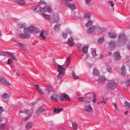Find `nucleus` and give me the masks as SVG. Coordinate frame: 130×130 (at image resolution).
<instances>
[{
    "label": "nucleus",
    "instance_id": "f257e3e1",
    "mask_svg": "<svg viewBox=\"0 0 130 130\" xmlns=\"http://www.w3.org/2000/svg\"><path fill=\"white\" fill-rule=\"evenodd\" d=\"M38 9V10L36 11V12L40 11L43 12V11L44 12L47 11L48 12H50L52 11V9L51 8L47 6H45L43 8H42L40 6H38L34 9L32 8V10L33 11H35L37 10Z\"/></svg>",
    "mask_w": 130,
    "mask_h": 130
},
{
    "label": "nucleus",
    "instance_id": "f03ea898",
    "mask_svg": "<svg viewBox=\"0 0 130 130\" xmlns=\"http://www.w3.org/2000/svg\"><path fill=\"white\" fill-rule=\"evenodd\" d=\"M118 40L122 45H125L127 41L126 35L124 33L121 34L118 36Z\"/></svg>",
    "mask_w": 130,
    "mask_h": 130
},
{
    "label": "nucleus",
    "instance_id": "7ed1b4c3",
    "mask_svg": "<svg viewBox=\"0 0 130 130\" xmlns=\"http://www.w3.org/2000/svg\"><path fill=\"white\" fill-rule=\"evenodd\" d=\"M108 88L111 90H114L116 86V83L112 80H109L107 83Z\"/></svg>",
    "mask_w": 130,
    "mask_h": 130
},
{
    "label": "nucleus",
    "instance_id": "20e7f679",
    "mask_svg": "<svg viewBox=\"0 0 130 130\" xmlns=\"http://www.w3.org/2000/svg\"><path fill=\"white\" fill-rule=\"evenodd\" d=\"M72 1V0H64V3L65 4H67V6L68 7L72 10H73L76 9L75 6L74 4L69 2L71 1Z\"/></svg>",
    "mask_w": 130,
    "mask_h": 130
},
{
    "label": "nucleus",
    "instance_id": "39448f33",
    "mask_svg": "<svg viewBox=\"0 0 130 130\" xmlns=\"http://www.w3.org/2000/svg\"><path fill=\"white\" fill-rule=\"evenodd\" d=\"M60 101H63L66 100L67 101H70V98L69 95L66 93H64L60 96Z\"/></svg>",
    "mask_w": 130,
    "mask_h": 130
},
{
    "label": "nucleus",
    "instance_id": "423d86ee",
    "mask_svg": "<svg viewBox=\"0 0 130 130\" xmlns=\"http://www.w3.org/2000/svg\"><path fill=\"white\" fill-rule=\"evenodd\" d=\"M116 47L115 41L111 40L109 43V47L110 50H113Z\"/></svg>",
    "mask_w": 130,
    "mask_h": 130
},
{
    "label": "nucleus",
    "instance_id": "0eeeda50",
    "mask_svg": "<svg viewBox=\"0 0 130 130\" xmlns=\"http://www.w3.org/2000/svg\"><path fill=\"white\" fill-rule=\"evenodd\" d=\"M97 29V27L95 26H93L89 27L87 30V32L89 34H91L95 29Z\"/></svg>",
    "mask_w": 130,
    "mask_h": 130
},
{
    "label": "nucleus",
    "instance_id": "6e6552de",
    "mask_svg": "<svg viewBox=\"0 0 130 130\" xmlns=\"http://www.w3.org/2000/svg\"><path fill=\"white\" fill-rule=\"evenodd\" d=\"M114 58V59L116 61H118L121 59V57L119 52L117 51L116 53L115 52V55L113 56Z\"/></svg>",
    "mask_w": 130,
    "mask_h": 130
},
{
    "label": "nucleus",
    "instance_id": "1a4fd4ad",
    "mask_svg": "<svg viewBox=\"0 0 130 130\" xmlns=\"http://www.w3.org/2000/svg\"><path fill=\"white\" fill-rule=\"evenodd\" d=\"M30 26L29 28L25 27L24 28V32L26 35L30 34L31 33Z\"/></svg>",
    "mask_w": 130,
    "mask_h": 130
},
{
    "label": "nucleus",
    "instance_id": "9d476101",
    "mask_svg": "<svg viewBox=\"0 0 130 130\" xmlns=\"http://www.w3.org/2000/svg\"><path fill=\"white\" fill-rule=\"evenodd\" d=\"M19 36L21 38L23 39H28L30 38V36L29 34L26 35L25 34H20Z\"/></svg>",
    "mask_w": 130,
    "mask_h": 130
},
{
    "label": "nucleus",
    "instance_id": "9b49d317",
    "mask_svg": "<svg viewBox=\"0 0 130 130\" xmlns=\"http://www.w3.org/2000/svg\"><path fill=\"white\" fill-rule=\"evenodd\" d=\"M62 66H63L60 65L59 64L58 65L57 67L58 70L57 71L59 73L61 72L62 73H65V69L64 68L62 67Z\"/></svg>",
    "mask_w": 130,
    "mask_h": 130
},
{
    "label": "nucleus",
    "instance_id": "f8f14e48",
    "mask_svg": "<svg viewBox=\"0 0 130 130\" xmlns=\"http://www.w3.org/2000/svg\"><path fill=\"white\" fill-rule=\"evenodd\" d=\"M47 33L46 31H44L43 30H42L40 35V36L44 40L46 39L45 37L47 35Z\"/></svg>",
    "mask_w": 130,
    "mask_h": 130
},
{
    "label": "nucleus",
    "instance_id": "ddd939ff",
    "mask_svg": "<svg viewBox=\"0 0 130 130\" xmlns=\"http://www.w3.org/2000/svg\"><path fill=\"white\" fill-rule=\"evenodd\" d=\"M45 109L42 107H40L38 108L36 110V113L37 115L44 112L45 110Z\"/></svg>",
    "mask_w": 130,
    "mask_h": 130
},
{
    "label": "nucleus",
    "instance_id": "4468645a",
    "mask_svg": "<svg viewBox=\"0 0 130 130\" xmlns=\"http://www.w3.org/2000/svg\"><path fill=\"white\" fill-rule=\"evenodd\" d=\"M67 43L71 47H72L74 44L73 39L71 38H69L67 42Z\"/></svg>",
    "mask_w": 130,
    "mask_h": 130
},
{
    "label": "nucleus",
    "instance_id": "2eb2a0df",
    "mask_svg": "<svg viewBox=\"0 0 130 130\" xmlns=\"http://www.w3.org/2000/svg\"><path fill=\"white\" fill-rule=\"evenodd\" d=\"M30 27L31 28V33H34L35 34H37L39 30L37 27L33 26H30Z\"/></svg>",
    "mask_w": 130,
    "mask_h": 130
},
{
    "label": "nucleus",
    "instance_id": "dca6fc26",
    "mask_svg": "<svg viewBox=\"0 0 130 130\" xmlns=\"http://www.w3.org/2000/svg\"><path fill=\"white\" fill-rule=\"evenodd\" d=\"M85 110L87 112H91L92 110V108L89 105H86L84 107Z\"/></svg>",
    "mask_w": 130,
    "mask_h": 130
},
{
    "label": "nucleus",
    "instance_id": "f3484780",
    "mask_svg": "<svg viewBox=\"0 0 130 130\" xmlns=\"http://www.w3.org/2000/svg\"><path fill=\"white\" fill-rule=\"evenodd\" d=\"M108 36L111 38L115 39L117 36V35L115 33H111L110 32H108Z\"/></svg>",
    "mask_w": 130,
    "mask_h": 130
},
{
    "label": "nucleus",
    "instance_id": "a211bd4d",
    "mask_svg": "<svg viewBox=\"0 0 130 130\" xmlns=\"http://www.w3.org/2000/svg\"><path fill=\"white\" fill-rule=\"evenodd\" d=\"M32 123L31 122H28L25 125V127L27 129H29L30 128H31L32 126Z\"/></svg>",
    "mask_w": 130,
    "mask_h": 130
},
{
    "label": "nucleus",
    "instance_id": "6ab92c4d",
    "mask_svg": "<svg viewBox=\"0 0 130 130\" xmlns=\"http://www.w3.org/2000/svg\"><path fill=\"white\" fill-rule=\"evenodd\" d=\"M121 70L122 75H124L125 74L126 70L125 69V66L123 64L122 65V66L121 69Z\"/></svg>",
    "mask_w": 130,
    "mask_h": 130
},
{
    "label": "nucleus",
    "instance_id": "aec40b11",
    "mask_svg": "<svg viewBox=\"0 0 130 130\" xmlns=\"http://www.w3.org/2000/svg\"><path fill=\"white\" fill-rule=\"evenodd\" d=\"M104 40V36H102L100 38L98 39V44H102L103 41Z\"/></svg>",
    "mask_w": 130,
    "mask_h": 130
},
{
    "label": "nucleus",
    "instance_id": "412c9836",
    "mask_svg": "<svg viewBox=\"0 0 130 130\" xmlns=\"http://www.w3.org/2000/svg\"><path fill=\"white\" fill-rule=\"evenodd\" d=\"M93 23V21L92 20H89L88 22L86 23L85 25V26L86 27H87L91 26Z\"/></svg>",
    "mask_w": 130,
    "mask_h": 130
},
{
    "label": "nucleus",
    "instance_id": "4be33fe9",
    "mask_svg": "<svg viewBox=\"0 0 130 130\" xmlns=\"http://www.w3.org/2000/svg\"><path fill=\"white\" fill-rule=\"evenodd\" d=\"M41 15L45 19L48 20H50L51 19V18L50 15L46 14H45L41 13Z\"/></svg>",
    "mask_w": 130,
    "mask_h": 130
},
{
    "label": "nucleus",
    "instance_id": "5701e85b",
    "mask_svg": "<svg viewBox=\"0 0 130 130\" xmlns=\"http://www.w3.org/2000/svg\"><path fill=\"white\" fill-rule=\"evenodd\" d=\"M61 24H57L55 25L54 27V29L55 31H58L60 28Z\"/></svg>",
    "mask_w": 130,
    "mask_h": 130
},
{
    "label": "nucleus",
    "instance_id": "b1692460",
    "mask_svg": "<svg viewBox=\"0 0 130 130\" xmlns=\"http://www.w3.org/2000/svg\"><path fill=\"white\" fill-rule=\"evenodd\" d=\"M18 44L20 45L21 48L22 50H25L26 49L27 47L25 45L20 43H18Z\"/></svg>",
    "mask_w": 130,
    "mask_h": 130
},
{
    "label": "nucleus",
    "instance_id": "393cba45",
    "mask_svg": "<svg viewBox=\"0 0 130 130\" xmlns=\"http://www.w3.org/2000/svg\"><path fill=\"white\" fill-rule=\"evenodd\" d=\"M15 1L20 4L24 5L25 3V1L23 0H15Z\"/></svg>",
    "mask_w": 130,
    "mask_h": 130
},
{
    "label": "nucleus",
    "instance_id": "a878e982",
    "mask_svg": "<svg viewBox=\"0 0 130 130\" xmlns=\"http://www.w3.org/2000/svg\"><path fill=\"white\" fill-rule=\"evenodd\" d=\"M105 80V78L103 76L100 77L98 79V81L100 83H102L103 81Z\"/></svg>",
    "mask_w": 130,
    "mask_h": 130
},
{
    "label": "nucleus",
    "instance_id": "bb28decb",
    "mask_svg": "<svg viewBox=\"0 0 130 130\" xmlns=\"http://www.w3.org/2000/svg\"><path fill=\"white\" fill-rule=\"evenodd\" d=\"M88 47L87 46H84L82 48V50L83 53L85 54L87 53L88 49Z\"/></svg>",
    "mask_w": 130,
    "mask_h": 130
},
{
    "label": "nucleus",
    "instance_id": "cd10ccee",
    "mask_svg": "<svg viewBox=\"0 0 130 130\" xmlns=\"http://www.w3.org/2000/svg\"><path fill=\"white\" fill-rule=\"evenodd\" d=\"M53 18L54 19V22L56 23L58 22L59 21V18L57 15H54L53 16Z\"/></svg>",
    "mask_w": 130,
    "mask_h": 130
},
{
    "label": "nucleus",
    "instance_id": "c85d7f7f",
    "mask_svg": "<svg viewBox=\"0 0 130 130\" xmlns=\"http://www.w3.org/2000/svg\"><path fill=\"white\" fill-rule=\"evenodd\" d=\"M64 74L65 73H62L61 72H59L58 74L56 77L57 79H60Z\"/></svg>",
    "mask_w": 130,
    "mask_h": 130
},
{
    "label": "nucleus",
    "instance_id": "c756f323",
    "mask_svg": "<svg viewBox=\"0 0 130 130\" xmlns=\"http://www.w3.org/2000/svg\"><path fill=\"white\" fill-rule=\"evenodd\" d=\"M62 108L57 109L54 108V112H56L57 113H59V112L62 111Z\"/></svg>",
    "mask_w": 130,
    "mask_h": 130
},
{
    "label": "nucleus",
    "instance_id": "7c9ffc66",
    "mask_svg": "<svg viewBox=\"0 0 130 130\" xmlns=\"http://www.w3.org/2000/svg\"><path fill=\"white\" fill-rule=\"evenodd\" d=\"M105 30V28L101 27H99L98 32L99 33H101L103 32Z\"/></svg>",
    "mask_w": 130,
    "mask_h": 130
},
{
    "label": "nucleus",
    "instance_id": "2f4dec72",
    "mask_svg": "<svg viewBox=\"0 0 130 130\" xmlns=\"http://www.w3.org/2000/svg\"><path fill=\"white\" fill-rule=\"evenodd\" d=\"M91 52L93 56H95L96 55L95 48L91 49Z\"/></svg>",
    "mask_w": 130,
    "mask_h": 130
},
{
    "label": "nucleus",
    "instance_id": "473e14b6",
    "mask_svg": "<svg viewBox=\"0 0 130 130\" xmlns=\"http://www.w3.org/2000/svg\"><path fill=\"white\" fill-rule=\"evenodd\" d=\"M106 68L108 72H110L111 71L112 69L111 68L108 64H107L106 66Z\"/></svg>",
    "mask_w": 130,
    "mask_h": 130
},
{
    "label": "nucleus",
    "instance_id": "72a5a7b5",
    "mask_svg": "<svg viewBox=\"0 0 130 130\" xmlns=\"http://www.w3.org/2000/svg\"><path fill=\"white\" fill-rule=\"evenodd\" d=\"M72 126L74 129H76L77 128L78 125L75 122H73L72 123Z\"/></svg>",
    "mask_w": 130,
    "mask_h": 130
},
{
    "label": "nucleus",
    "instance_id": "f704fd0d",
    "mask_svg": "<svg viewBox=\"0 0 130 130\" xmlns=\"http://www.w3.org/2000/svg\"><path fill=\"white\" fill-rule=\"evenodd\" d=\"M99 73L97 69H94L93 70V74L95 76H98Z\"/></svg>",
    "mask_w": 130,
    "mask_h": 130
},
{
    "label": "nucleus",
    "instance_id": "c9c22d12",
    "mask_svg": "<svg viewBox=\"0 0 130 130\" xmlns=\"http://www.w3.org/2000/svg\"><path fill=\"white\" fill-rule=\"evenodd\" d=\"M2 97L4 99H6L9 98V95L7 93H5L2 95Z\"/></svg>",
    "mask_w": 130,
    "mask_h": 130
},
{
    "label": "nucleus",
    "instance_id": "e433bc0d",
    "mask_svg": "<svg viewBox=\"0 0 130 130\" xmlns=\"http://www.w3.org/2000/svg\"><path fill=\"white\" fill-rule=\"evenodd\" d=\"M70 57H68L67 59L66 60L65 62V63L67 64V65L66 66H68L70 62Z\"/></svg>",
    "mask_w": 130,
    "mask_h": 130
},
{
    "label": "nucleus",
    "instance_id": "4c0bfd02",
    "mask_svg": "<svg viewBox=\"0 0 130 130\" xmlns=\"http://www.w3.org/2000/svg\"><path fill=\"white\" fill-rule=\"evenodd\" d=\"M124 104L126 106L130 109V103L126 101L124 102Z\"/></svg>",
    "mask_w": 130,
    "mask_h": 130
},
{
    "label": "nucleus",
    "instance_id": "58836bf2",
    "mask_svg": "<svg viewBox=\"0 0 130 130\" xmlns=\"http://www.w3.org/2000/svg\"><path fill=\"white\" fill-rule=\"evenodd\" d=\"M25 24H18V26L20 28H21L24 27L25 26Z\"/></svg>",
    "mask_w": 130,
    "mask_h": 130
},
{
    "label": "nucleus",
    "instance_id": "ea45409f",
    "mask_svg": "<svg viewBox=\"0 0 130 130\" xmlns=\"http://www.w3.org/2000/svg\"><path fill=\"white\" fill-rule=\"evenodd\" d=\"M12 63L13 60H12L10 58L8 59L7 62L8 64L11 65L12 64Z\"/></svg>",
    "mask_w": 130,
    "mask_h": 130
},
{
    "label": "nucleus",
    "instance_id": "a19ab883",
    "mask_svg": "<svg viewBox=\"0 0 130 130\" xmlns=\"http://www.w3.org/2000/svg\"><path fill=\"white\" fill-rule=\"evenodd\" d=\"M6 128V125L5 124H0V128L1 129H4Z\"/></svg>",
    "mask_w": 130,
    "mask_h": 130
},
{
    "label": "nucleus",
    "instance_id": "79ce46f5",
    "mask_svg": "<svg viewBox=\"0 0 130 130\" xmlns=\"http://www.w3.org/2000/svg\"><path fill=\"white\" fill-rule=\"evenodd\" d=\"M72 74L74 79H77L79 78V77L75 75L74 72H72Z\"/></svg>",
    "mask_w": 130,
    "mask_h": 130
},
{
    "label": "nucleus",
    "instance_id": "37998d69",
    "mask_svg": "<svg viewBox=\"0 0 130 130\" xmlns=\"http://www.w3.org/2000/svg\"><path fill=\"white\" fill-rule=\"evenodd\" d=\"M85 17L86 18L89 19L90 18V15L89 13H86L85 14Z\"/></svg>",
    "mask_w": 130,
    "mask_h": 130
},
{
    "label": "nucleus",
    "instance_id": "c03bdc74",
    "mask_svg": "<svg viewBox=\"0 0 130 130\" xmlns=\"http://www.w3.org/2000/svg\"><path fill=\"white\" fill-rule=\"evenodd\" d=\"M51 96H52L53 97H54L55 98H58V95L56 93H54L52 94V95Z\"/></svg>",
    "mask_w": 130,
    "mask_h": 130
},
{
    "label": "nucleus",
    "instance_id": "a18cd8bd",
    "mask_svg": "<svg viewBox=\"0 0 130 130\" xmlns=\"http://www.w3.org/2000/svg\"><path fill=\"white\" fill-rule=\"evenodd\" d=\"M50 99L53 101H58L57 98L53 97L52 96H51Z\"/></svg>",
    "mask_w": 130,
    "mask_h": 130
},
{
    "label": "nucleus",
    "instance_id": "49530a36",
    "mask_svg": "<svg viewBox=\"0 0 130 130\" xmlns=\"http://www.w3.org/2000/svg\"><path fill=\"white\" fill-rule=\"evenodd\" d=\"M38 91V93L41 94L42 95H43L44 94V93L42 92V89H39L37 90Z\"/></svg>",
    "mask_w": 130,
    "mask_h": 130
},
{
    "label": "nucleus",
    "instance_id": "de8ad7c7",
    "mask_svg": "<svg viewBox=\"0 0 130 130\" xmlns=\"http://www.w3.org/2000/svg\"><path fill=\"white\" fill-rule=\"evenodd\" d=\"M4 111L3 107L2 106H0V115H1L2 112Z\"/></svg>",
    "mask_w": 130,
    "mask_h": 130
},
{
    "label": "nucleus",
    "instance_id": "09e8293b",
    "mask_svg": "<svg viewBox=\"0 0 130 130\" xmlns=\"http://www.w3.org/2000/svg\"><path fill=\"white\" fill-rule=\"evenodd\" d=\"M108 3L110 4V6L111 7H113L114 6V4L113 3L112 1H109L108 2Z\"/></svg>",
    "mask_w": 130,
    "mask_h": 130
},
{
    "label": "nucleus",
    "instance_id": "8fccbe9b",
    "mask_svg": "<svg viewBox=\"0 0 130 130\" xmlns=\"http://www.w3.org/2000/svg\"><path fill=\"white\" fill-rule=\"evenodd\" d=\"M51 87H48L46 88V91L48 93H50L51 91Z\"/></svg>",
    "mask_w": 130,
    "mask_h": 130
},
{
    "label": "nucleus",
    "instance_id": "3c124183",
    "mask_svg": "<svg viewBox=\"0 0 130 130\" xmlns=\"http://www.w3.org/2000/svg\"><path fill=\"white\" fill-rule=\"evenodd\" d=\"M102 101H101L100 102H101V103H103L104 104H105L106 103V100H105L104 99L103 96H102Z\"/></svg>",
    "mask_w": 130,
    "mask_h": 130
},
{
    "label": "nucleus",
    "instance_id": "603ef678",
    "mask_svg": "<svg viewBox=\"0 0 130 130\" xmlns=\"http://www.w3.org/2000/svg\"><path fill=\"white\" fill-rule=\"evenodd\" d=\"M4 83L6 84L7 85L10 86V84L8 82V81L6 80L5 81V82H4Z\"/></svg>",
    "mask_w": 130,
    "mask_h": 130
},
{
    "label": "nucleus",
    "instance_id": "864d4df0",
    "mask_svg": "<svg viewBox=\"0 0 130 130\" xmlns=\"http://www.w3.org/2000/svg\"><path fill=\"white\" fill-rule=\"evenodd\" d=\"M126 85L128 86L130 84V79L128 80L127 81L125 82Z\"/></svg>",
    "mask_w": 130,
    "mask_h": 130
},
{
    "label": "nucleus",
    "instance_id": "5fc2aeb1",
    "mask_svg": "<svg viewBox=\"0 0 130 130\" xmlns=\"http://www.w3.org/2000/svg\"><path fill=\"white\" fill-rule=\"evenodd\" d=\"M5 80L6 79L4 78H1L0 79V81L4 83Z\"/></svg>",
    "mask_w": 130,
    "mask_h": 130
},
{
    "label": "nucleus",
    "instance_id": "6e6d98bb",
    "mask_svg": "<svg viewBox=\"0 0 130 130\" xmlns=\"http://www.w3.org/2000/svg\"><path fill=\"white\" fill-rule=\"evenodd\" d=\"M11 57L13 59L17 61V58L16 57H15L13 55H12Z\"/></svg>",
    "mask_w": 130,
    "mask_h": 130
},
{
    "label": "nucleus",
    "instance_id": "4d7b16f0",
    "mask_svg": "<svg viewBox=\"0 0 130 130\" xmlns=\"http://www.w3.org/2000/svg\"><path fill=\"white\" fill-rule=\"evenodd\" d=\"M127 47L128 50H130V42H129L128 44H127Z\"/></svg>",
    "mask_w": 130,
    "mask_h": 130
},
{
    "label": "nucleus",
    "instance_id": "13d9d810",
    "mask_svg": "<svg viewBox=\"0 0 130 130\" xmlns=\"http://www.w3.org/2000/svg\"><path fill=\"white\" fill-rule=\"evenodd\" d=\"M24 112L25 114H27L28 113L29 110L27 109H26L25 110V111Z\"/></svg>",
    "mask_w": 130,
    "mask_h": 130
},
{
    "label": "nucleus",
    "instance_id": "bf43d9fd",
    "mask_svg": "<svg viewBox=\"0 0 130 130\" xmlns=\"http://www.w3.org/2000/svg\"><path fill=\"white\" fill-rule=\"evenodd\" d=\"M5 53L8 54L11 57V56L12 55L10 52H5Z\"/></svg>",
    "mask_w": 130,
    "mask_h": 130
},
{
    "label": "nucleus",
    "instance_id": "052dcab7",
    "mask_svg": "<svg viewBox=\"0 0 130 130\" xmlns=\"http://www.w3.org/2000/svg\"><path fill=\"white\" fill-rule=\"evenodd\" d=\"M30 118L29 117H28V116H27L24 119V121H27V120L29 119Z\"/></svg>",
    "mask_w": 130,
    "mask_h": 130
},
{
    "label": "nucleus",
    "instance_id": "680f3d73",
    "mask_svg": "<svg viewBox=\"0 0 130 130\" xmlns=\"http://www.w3.org/2000/svg\"><path fill=\"white\" fill-rule=\"evenodd\" d=\"M78 99L81 101H84L83 97H79L78 98Z\"/></svg>",
    "mask_w": 130,
    "mask_h": 130
},
{
    "label": "nucleus",
    "instance_id": "e2e57ef3",
    "mask_svg": "<svg viewBox=\"0 0 130 130\" xmlns=\"http://www.w3.org/2000/svg\"><path fill=\"white\" fill-rule=\"evenodd\" d=\"M35 86L36 88L37 89V90H38L39 89V85H35Z\"/></svg>",
    "mask_w": 130,
    "mask_h": 130
},
{
    "label": "nucleus",
    "instance_id": "0e129e2a",
    "mask_svg": "<svg viewBox=\"0 0 130 130\" xmlns=\"http://www.w3.org/2000/svg\"><path fill=\"white\" fill-rule=\"evenodd\" d=\"M40 3H41V4H43L44 5H45L46 4V3L43 1H42L40 2Z\"/></svg>",
    "mask_w": 130,
    "mask_h": 130
},
{
    "label": "nucleus",
    "instance_id": "69168bd1",
    "mask_svg": "<svg viewBox=\"0 0 130 130\" xmlns=\"http://www.w3.org/2000/svg\"><path fill=\"white\" fill-rule=\"evenodd\" d=\"M62 36L64 38H66L67 37V35L66 34L63 33L62 34Z\"/></svg>",
    "mask_w": 130,
    "mask_h": 130
},
{
    "label": "nucleus",
    "instance_id": "338daca9",
    "mask_svg": "<svg viewBox=\"0 0 130 130\" xmlns=\"http://www.w3.org/2000/svg\"><path fill=\"white\" fill-rule=\"evenodd\" d=\"M92 0H85V1L86 4H88Z\"/></svg>",
    "mask_w": 130,
    "mask_h": 130
},
{
    "label": "nucleus",
    "instance_id": "774afa93",
    "mask_svg": "<svg viewBox=\"0 0 130 130\" xmlns=\"http://www.w3.org/2000/svg\"><path fill=\"white\" fill-rule=\"evenodd\" d=\"M77 46L78 47V48H79L80 47H82V45L80 44H78L77 45Z\"/></svg>",
    "mask_w": 130,
    "mask_h": 130
}]
</instances>
